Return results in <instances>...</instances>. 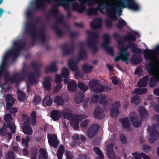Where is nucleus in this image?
<instances>
[{
    "mask_svg": "<svg viewBox=\"0 0 159 159\" xmlns=\"http://www.w3.org/2000/svg\"><path fill=\"white\" fill-rule=\"evenodd\" d=\"M99 3L106 6V14L113 20L116 19V13L119 8L127 7L135 11L140 9L134 0H100Z\"/></svg>",
    "mask_w": 159,
    "mask_h": 159,
    "instance_id": "f257e3e1",
    "label": "nucleus"
},
{
    "mask_svg": "<svg viewBox=\"0 0 159 159\" xmlns=\"http://www.w3.org/2000/svg\"><path fill=\"white\" fill-rule=\"evenodd\" d=\"M145 59L151 61L146 66L147 70L152 74L153 77L150 79L149 85L153 87L156 80H159V60L157 58L156 53L154 50H146L144 52Z\"/></svg>",
    "mask_w": 159,
    "mask_h": 159,
    "instance_id": "f03ea898",
    "label": "nucleus"
},
{
    "mask_svg": "<svg viewBox=\"0 0 159 159\" xmlns=\"http://www.w3.org/2000/svg\"><path fill=\"white\" fill-rule=\"evenodd\" d=\"M123 39H120L117 41L118 43L119 53L118 56L116 57L115 60L116 61L121 60L122 61L127 62L128 61L129 54L127 51V48L123 44ZM127 63V62H126Z\"/></svg>",
    "mask_w": 159,
    "mask_h": 159,
    "instance_id": "7ed1b4c3",
    "label": "nucleus"
},
{
    "mask_svg": "<svg viewBox=\"0 0 159 159\" xmlns=\"http://www.w3.org/2000/svg\"><path fill=\"white\" fill-rule=\"evenodd\" d=\"M87 116L86 115H76L71 120L70 124L72 127L75 129L77 130L79 126V123L82 119L86 118Z\"/></svg>",
    "mask_w": 159,
    "mask_h": 159,
    "instance_id": "20e7f679",
    "label": "nucleus"
},
{
    "mask_svg": "<svg viewBox=\"0 0 159 159\" xmlns=\"http://www.w3.org/2000/svg\"><path fill=\"white\" fill-rule=\"evenodd\" d=\"M99 82L96 80H93L89 83V86L91 88L92 90L96 92L102 91L104 87L99 84Z\"/></svg>",
    "mask_w": 159,
    "mask_h": 159,
    "instance_id": "39448f33",
    "label": "nucleus"
},
{
    "mask_svg": "<svg viewBox=\"0 0 159 159\" xmlns=\"http://www.w3.org/2000/svg\"><path fill=\"white\" fill-rule=\"evenodd\" d=\"M57 61H54L52 62L51 64L45 68V71L46 73H50L52 72L57 71L58 68L57 66Z\"/></svg>",
    "mask_w": 159,
    "mask_h": 159,
    "instance_id": "423d86ee",
    "label": "nucleus"
},
{
    "mask_svg": "<svg viewBox=\"0 0 159 159\" xmlns=\"http://www.w3.org/2000/svg\"><path fill=\"white\" fill-rule=\"evenodd\" d=\"M69 70L68 68L64 67L61 69V77L65 78L64 82L65 84H67L68 83V80L67 78L69 76Z\"/></svg>",
    "mask_w": 159,
    "mask_h": 159,
    "instance_id": "0eeeda50",
    "label": "nucleus"
},
{
    "mask_svg": "<svg viewBox=\"0 0 159 159\" xmlns=\"http://www.w3.org/2000/svg\"><path fill=\"white\" fill-rule=\"evenodd\" d=\"M99 128V126L97 125H94L92 126L89 129L88 132V135L89 137L92 138L94 136L98 130Z\"/></svg>",
    "mask_w": 159,
    "mask_h": 159,
    "instance_id": "6e6552de",
    "label": "nucleus"
},
{
    "mask_svg": "<svg viewBox=\"0 0 159 159\" xmlns=\"http://www.w3.org/2000/svg\"><path fill=\"white\" fill-rule=\"evenodd\" d=\"M52 81V79L50 77H48L45 78L43 85L45 90L49 91L51 89L52 85L51 82Z\"/></svg>",
    "mask_w": 159,
    "mask_h": 159,
    "instance_id": "1a4fd4ad",
    "label": "nucleus"
},
{
    "mask_svg": "<svg viewBox=\"0 0 159 159\" xmlns=\"http://www.w3.org/2000/svg\"><path fill=\"white\" fill-rule=\"evenodd\" d=\"M48 139L49 144L51 146L56 147L58 144L56 136L55 135H49Z\"/></svg>",
    "mask_w": 159,
    "mask_h": 159,
    "instance_id": "9d476101",
    "label": "nucleus"
},
{
    "mask_svg": "<svg viewBox=\"0 0 159 159\" xmlns=\"http://www.w3.org/2000/svg\"><path fill=\"white\" fill-rule=\"evenodd\" d=\"M94 116L96 118L102 119L104 117V115L102 110L99 107H98L95 109Z\"/></svg>",
    "mask_w": 159,
    "mask_h": 159,
    "instance_id": "9b49d317",
    "label": "nucleus"
},
{
    "mask_svg": "<svg viewBox=\"0 0 159 159\" xmlns=\"http://www.w3.org/2000/svg\"><path fill=\"white\" fill-rule=\"evenodd\" d=\"M11 53L12 52L11 51H8L6 53L4 56L3 58V62L0 66V75H1L2 72L6 69V63L5 61L7 58L11 55Z\"/></svg>",
    "mask_w": 159,
    "mask_h": 159,
    "instance_id": "f8f14e48",
    "label": "nucleus"
},
{
    "mask_svg": "<svg viewBox=\"0 0 159 159\" xmlns=\"http://www.w3.org/2000/svg\"><path fill=\"white\" fill-rule=\"evenodd\" d=\"M120 106L119 102H117L114 104L111 111V115L112 116H116L119 113L118 108Z\"/></svg>",
    "mask_w": 159,
    "mask_h": 159,
    "instance_id": "ddd939ff",
    "label": "nucleus"
},
{
    "mask_svg": "<svg viewBox=\"0 0 159 159\" xmlns=\"http://www.w3.org/2000/svg\"><path fill=\"white\" fill-rule=\"evenodd\" d=\"M5 99L7 103V108L8 109L10 107L12 106L13 104L15 99L11 95L9 94L7 95L6 96Z\"/></svg>",
    "mask_w": 159,
    "mask_h": 159,
    "instance_id": "4468645a",
    "label": "nucleus"
},
{
    "mask_svg": "<svg viewBox=\"0 0 159 159\" xmlns=\"http://www.w3.org/2000/svg\"><path fill=\"white\" fill-rule=\"evenodd\" d=\"M75 60L73 58L70 59L68 61V65L71 70L76 71L78 70V68L75 65Z\"/></svg>",
    "mask_w": 159,
    "mask_h": 159,
    "instance_id": "2eb2a0df",
    "label": "nucleus"
},
{
    "mask_svg": "<svg viewBox=\"0 0 159 159\" xmlns=\"http://www.w3.org/2000/svg\"><path fill=\"white\" fill-rule=\"evenodd\" d=\"M135 114H131L129 117L130 120L132 122L133 125L134 127H138L141 125V121L140 120L137 121L136 120Z\"/></svg>",
    "mask_w": 159,
    "mask_h": 159,
    "instance_id": "dca6fc26",
    "label": "nucleus"
},
{
    "mask_svg": "<svg viewBox=\"0 0 159 159\" xmlns=\"http://www.w3.org/2000/svg\"><path fill=\"white\" fill-rule=\"evenodd\" d=\"M159 136V134L157 131L150 132L149 138V142L151 143H154L158 138Z\"/></svg>",
    "mask_w": 159,
    "mask_h": 159,
    "instance_id": "f3484780",
    "label": "nucleus"
},
{
    "mask_svg": "<svg viewBox=\"0 0 159 159\" xmlns=\"http://www.w3.org/2000/svg\"><path fill=\"white\" fill-rule=\"evenodd\" d=\"M22 129L24 134L29 135L32 134L33 130L32 128L30 126L26 125L25 124H23Z\"/></svg>",
    "mask_w": 159,
    "mask_h": 159,
    "instance_id": "a211bd4d",
    "label": "nucleus"
},
{
    "mask_svg": "<svg viewBox=\"0 0 159 159\" xmlns=\"http://www.w3.org/2000/svg\"><path fill=\"white\" fill-rule=\"evenodd\" d=\"M101 20L100 19H97L92 22L90 25L93 28H97L100 27L101 25Z\"/></svg>",
    "mask_w": 159,
    "mask_h": 159,
    "instance_id": "6ab92c4d",
    "label": "nucleus"
},
{
    "mask_svg": "<svg viewBox=\"0 0 159 159\" xmlns=\"http://www.w3.org/2000/svg\"><path fill=\"white\" fill-rule=\"evenodd\" d=\"M68 88L69 90L71 92L75 91L77 88L76 82L72 80L68 84Z\"/></svg>",
    "mask_w": 159,
    "mask_h": 159,
    "instance_id": "aec40b11",
    "label": "nucleus"
},
{
    "mask_svg": "<svg viewBox=\"0 0 159 159\" xmlns=\"http://www.w3.org/2000/svg\"><path fill=\"white\" fill-rule=\"evenodd\" d=\"M61 115L62 113L61 112L56 111H53L52 112L51 116L54 120H56L61 117Z\"/></svg>",
    "mask_w": 159,
    "mask_h": 159,
    "instance_id": "412c9836",
    "label": "nucleus"
},
{
    "mask_svg": "<svg viewBox=\"0 0 159 159\" xmlns=\"http://www.w3.org/2000/svg\"><path fill=\"white\" fill-rule=\"evenodd\" d=\"M68 100V98H67L66 99H63L60 96H57L54 98V102L56 103L57 105H61L65 101H67Z\"/></svg>",
    "mask_w": 159,
    "mask_h": 159,
    "instance_id": "4be33fe9",
    "label": "nucleus"
},
{
    "mask_svg": "<svg viewBox=\"0 0 159 159\" xmlns=\"http://www.w3.org/2000/svg\"><path fill=\"white\" fill-rule=\"evenodd\" d=\"M122 126L125 129H127L130 126V124L128 118H125L120 120Z\"/></svg>",
    "mask_w": 159,
    "mask_h": 159,
    "instance_id": "5701e85b",
    "label": "nucleus"
},
{
    "mask_svg": "<svg viewBox=\"0 0 159 159\" xmlns=\"http://www.w3.org/2000/svg\"><path fill=\"white\" fill-rule=\"evenodd\" d=\"M94 152L98 155L96 159H103L104 156L102 151L97 147H95L93 148Z\"/></svg>",
    "mask_w": 159,
    "mask_h": 159,
    "instance_id": "b1692460",
    "label": "nucleus"
},
{
    "mask_svg": "<svg viewBox=\"0 0 159 159\" xmlns=\"http://www.w3.org/2000/svg\"><path fill=\"white\" fill-rule=\"evenodd\" d=\"M110 38L108 35L106 34L103 36V42L102 44V47L106 49L107 44L110 42Z\"/></svg>",
    "mask_w": 159,
    "mask_h": 159,
    "instance_id": "393cba45",
    "label": "nucleus"
},
{
    "mask_svg": "<svg viewBox=\"0 0 159 159\" xmlns=\"http://www.w3.org/2000/svg\"><path fill=\"white\" fill-rule=\"evenodd\" d=\"M112 145L111 144L110 146H108L107 147V156L110 159L113 158L114 157V154L112 151Z\"/></svg>",
    "mask_w": 159,
    "mask_h": 159,
    "instance_id": "a878e982",
    "label": "nucleus"
},
{
    "mask_svg": "<svg viewBox=\"0 0 159 159\" xmlns=\"http://www.w3.org/2000/svg\"><path fill=\"white\" fill-rule=\"evenodd\" d=\"M52 102V100L49 96L45 98L43 100V104L45 107L50 106L51 105Z\"/></svg>",
    "mask_w": 159,
    "mask_h": 159,
    "instance_id": "bb28decb",
    "label": "nucleus"
},
{
    "mask_svg": "<svg viewBox=\"0 0 159 159\" xmlns=\"http://www.w3.org/2000/svg\"><path fill=\"white\" fill-rule=\"evenodd\" d=\"M148 79L147 78L141 79L138 83L139 87H144L146 86L147 83Z\"/></svg>",
    "mask_w": 159,
    "mask_h": 159,
    "instance_id": "cd10ccee",
    "label": "nucleus"
},
{
    "mask_svg": "<svg viewBox=\"0 0 159 159\" xmlns=\"http://www.w3.org/2000/svg\"><path fill=\"white\" fill-rule=\"evenodd\" d=\"M83 70L85 73H88L90 72L93 68V67L90 65L85 64L82 66Z\"/></svg>",
    "mask_w": 159,
    "mask_h": 159,
    "instance_id": "c85d7f7f",
    "label": "nucleus"
},
{
    "mask_svg": "<svg viewBox=\"0 0 159 159\" xmlns=\"http://www.w3.org/2000/svg\"><path fill=\"white\" fill-rule=\"evenodd\" d=\"M47 157V153L45 150L42 148L39 150V159H46Z\"/></svg>",
    "mask_w": 159,
    "mask_h": 159,
    "instance_id": "c756f323",
    "label": "nucleus"
},
{
    "mask_svg": "<svg viewBox=\"0 0 159 159\" xmlns=\"http://www.w3.org/2000/svg\"><path fill=\"white\" fill-rule=\"evenodd\" d=\"M139 113L141 117L143 118L148 115L147 111L143 107H139Z\"/></svg>",
    "mask_w": 159,
    "mask_h": 159,
    "instance_id": "7c9ffc66",
    "label": "nucleus"
},
{
    "mask_svg": "<svg viewBox=\"0 0 159 159\" xmlns=\"http://www.w3.org/2000/svg\"><path fill=\"white\" fill-rule=\"evenodd\" d=\"M134 35H137L138 37H139V35L138 33L134 32L132 34H129L126 37L125 39L131 41L135 40V38L134 36Z\"/></svg>",
    "mask_w": 159,
    "mask_h": 159,
    "instance_id": "2f4dec72",
    "label": "nucleus"
},
{
    "mask_svg": "<svg viewBox=\"0 0 159 159\" xmlns=\"http://www.w3.org/2000/svg\"><path fill=\"white\" fill-rule=\"evenodd\" d=\"M64 149L63 146H61L57 151V155L58 159H62V157Z\"/></svg>",
    "mask_w": 159,
    "mask_h": 159,
    "instance_id": "473e14b6",
    "label": "nucleus"
},
{
    "mask_svg": "<svg viewBox=\"0 0 159 159\" xmlns=\"http://www.w3.org/2000/svg\"><path fill=\"white\" fill-rule=\"evenodd\" d=\"M18 100L20 102L23 101L25 98V95L23 92L20 90L17 92Z\"/></svg>",
    "mask_w": 159,
    "mask_h": 159,
    "instance_id": "72a5a7b5",
    "label": "nucleus"
},
{
    "mask_svg": "<svg viewBox=\"0 0 159 159\" xmlns=\"http://www.w3.org/2000/svg\"><path fill=\"white\" fill-rule=\"evenodd\" d=\"M147 89H137L133 92V93H135L138 94H141L147 91Z\"/></svg>",
    "mask_w": 159,
    "mask_h": 159,
    "instance_id": "f704fd0d",
    "label": "nucleus"
},
{
    "mask_svg": "<svg viewBox=\"0 0 159 159\" xmlns=\"http://www.w3.org/2000/svg\"><path fill=\"white\" fill-rule=\"evenodd\" d=\"M78 85L79 88L83 91H85L88 89V87L83 83L81 82H78Z\"/></svg>",
    "mask_w": 159,
    "mask_h": 159,
    "instance_id": "c9c22d12",
    "label": "nucleus"
},
{
    "mask_svg": "<svg viewBox=\"0 0 159 159\" xmlns=\"http://www.w3.org/2000/svg\"><path fill=\"white\" fill-rule=\"evenodd\" d=\"M30 139L29 137H26L25 139L23 138L22 139V143L23 146L25 147H28V142L30 141Z\"/></svg>",
    "mask_w": 159,
    "mask_h": 159,
    "instance_id": "e433bc0d",
    "label": "nucleus"
},
{
    "mask_svg": "<svg viewBox=\"0 0 159 159\" xmlns=\"http://www.w3.org/2000/svg\"><path fill=\"white\" fill-rule=\"evenodd\" d=\"M36 114L35 111H33L31 114V118L32 123L33 125H34L36 124Z\"/></svg>",
    "mask_w": 159,
    "mask_h": 159,
    "instance_id": "4c0bfd02",
    "label": "nucleus"
},
{
    "mask_svg": "<svg viewBox=\"0 0 159 159\" xmlns=\"http://www.w3.org/2000/svg\"><path fill=\"white\" fill-rule=\"evenodd\" d=\"M39 76L37 75L36 74H35L34 76L32 77H30L29 78V80L28 82V84H33L35 81L34 78L35 77H38Z\"/></svg>",
    "mask_w": 159,
    "mask_h": 159,
    "instance_id": "58836bf2",
    "label": "nucleus"
},
{
    "mask_svg": "<svg viewBox=\"0 0 159 159\" xmlns=\"http://www.w3.org/2000/svg\"><path fill=\"white\" fill-rule=\"evenodd\" d=\"M142 149L145 152H149L151 151V148L145 144L143 145Z\"/></svg>",
    "mask_w": 159,
    "mask_h": 159,
    "instance_id": "ea45409f",
    "label": "nucleus"
},
{
    "mask_svg": "<svg viewBox=\"0 0 159 159\" xmlns=\"http://www.w3.org/2000/svg\"><path fill=\"white\" fill-rule=\"evenodd\" d=\"M61 75H56L55 76V82L56 83H59L62 81Z\"/></svg>",
    "mask_w": 159,
    "mask_h": 159,
    "instance_id": "a19ab883",
    "label": "nucleus"
},
{
    "mask_svg": "<svg viewBox=\"0 0 159 159\" xmlns=\"http://www.w3.org/2000/svg\"><path fill=\"white\" fill-rule=\"evenodd\" d=\"M41 101V98L39 96H37L35 97L33 101L35 104L37 105Z\"/></svg>",
    "mask_w": 159,
    "mask_h": 159,
    "instance_id": "79ce46f5",
    "label": "nucleus"
},
{
    "mask_svg": "<svg viewBox=\"0 0 159 159\" xmlns=\"http://www.w3.org/2000/svg\"><path fill=\"white\" fill-rule=\"evenodd\" d=\"M4 119L6 122L9 123L12 120V118L10 115L7 114L4 117Z\"/></svg>",
    "mask_w": 159,
    "mask_h": 159,
    "instance_id": "37998d69",
    "label": "nucleus"
},
{
    "mask_svg": "<svg viewBox=\"0 0 159 159\" xmlns=\"http://www.w3.org/2000/svg\"><path fill=\"white\" fill-rule=\"evenodd\" d=\"M71 114V111L68 110L67 109H65L63 111V114L64 115V117L66 118V116H68Z\"/></svg>",
    "mask_w": 159,
    "mask_h": 159,
    "instance_id": "c03bdc74",
    "label": "nucleus"
},
{
    "mask_svg": "<svg viewBox=\"0 0 159 159\" xmlns=\"http://www.w3.org/2000/svg\"><path fill=\"white\" fill-rule=\"evenodd\" d=\"M120 140L123 143H125L126 142V138L125 136L123 134H122L120 136Z\"/></svg>",
    "mask_w": 159,
    "mask_h": 159,
    "instance_id": "a18cd8bd",
    "label": "nucleus"
},
{
    "mask_svg": "<svg viewBox=\"0 0 159 159\" xmlns=\"http://www.w3.org/2000/svg\"><path fill=\"white\" fill-rule=\"evenodd\" d=\"M66 159H73V157L71 153L68 152L67 151L66 153Z\"/></svg>",
    "mask_w": 159,
    "mask_h": 159,
    "instance_id": "49530a36",
    "label": "nucleus"
},
{
    "mask_svg": "<svg viewBox=\"0 0 159 159\" xmlns=\"http://www.w3.org/2000/svg\"><path fill=\"white\" fill-rule=\"evenodd\" d=\"M9 127L11 129V131L14 133L15 132V130L16 129V127L13 124H12L9 125Z\"/></svg>",
    "mask_w": 159,
    "mask_h": 159,
    "instance_id": "de8ad7c7",
    "label": "nucleus"
},
{
    "mask_svg": "<svg viewBox=\"0 0 159 159\" xmlns=\"http://www.w3.org/2000/svg\"><path fill=\"white\" fill-rule=\"evenodd\" d=\"M88 121L87 120H85L83 121L81 124V126L84 128L87 127L88 125Z\"/></svg>",
    "mask_w": 159,
    "mask_h": 159,
    "instance_id": "09e8293b",
    "label": "nucleus"
},
{
    "mask_svg": "<svg viewBox=\"0 0 159 159\" xmlns=\"http://www.w3.org/2000/svg\"><path fill=\"white\" fill-rule=\"evenodd\" d=\"M119 25L118 26V27L120 28L121 26H123L125 24V23L124 21L121 19L119 20Z\"/></svg>",
    "mask_w": 159,
    "mask_h": 159,
    "instance_id": "8fccbe9b",
    "label": "nucleus"
},
{
    "mask_svg": "<svg viewBox=\"0 0 159 159\" xmlns=\"http://www.w3.org/2000/svg\"><path fill=\"white\" fill-rule=\"evenodd\" d=\"M7 159H15L13 155V153L11 152H9L7 156Z\"/></svg>",
    "mask_w": 159,
    "mask_h": 159,
    "instance_id": "3c124183",
    "label": "nucleus"
},
{
    "mask_svg": "<svg viewBox=\"0 0 159 159\" xmlns=\"http://www.w3.org/2000/svg\"><path fill=\"white\" fill-rule=\"evenodd\" d=\"M62 87L61 84H59L57 86H56L54 88V91L55 92H57L59 91Z\"/></svg>",
    "mask_w": 159,
    "mask_h": 159,
    "instance_id": "603ef678",
    "label": "nucleus"
},
{
    "mask_svg": "<svg viewBox=\"0 0 159 159\" xmlns=\"http://www.w3.org/2000/svg\"><path fill=\"white\" fill-rule=\"evenodd\" d=\"M138 96H135L133 97L131 99V101L132 102L135 103H137L139 102Z\"/></svg>",
    "mask_w": 159,
    "mask_h": 159,
    "instance_id": "864d4df0",
    "label": "nucleus"
},
{
    "mask_svg": "<svg viewBox=\"0 0 159 159\" xmlns=\"http://www.w3.org/2000/svg\"><path fill=\"white\" fill-rule=\"evenodd\" d=\"M100 98H102L101 97H99ZM99 98V97H98L97 95H94L93 97L92 98V100L94 102H96L97 101H98V99Z\"/></svg>",
    "mask_w": 159,
    "mask_h": 159,
    "instance_id": "5fc2aeb1",
    "label": "nucleus"
},
{
    "mask_svg": "<svg viewBox=\"0 0 159 159\" xmlns=\"http://www.w3.org/2000/svg\"><path fill=\"white\" fill-rule=\"evenodd\" d=\"M37 152H32V159H36V157L37 155Z\"/></svg>",
    "mask_w": 159,
    "mask_h": 159,
    "instance_id": "6e6d98bb",
    "label": "nucleus"
},
{
    "mask_svg": "<svg viewBox=\"0 0 159 159\" xmlns=\"http://www.w3.org/2000/svg\"><path fill=\"white\" fill-rule=\"evenodd\" d=\"M111 80L112 83L114 84H117L118 83V80L116 78L112 77L111 78Z\"/></svg>",
    "mask_w": 159,
    "mask_h": 159,
    "instance_id": "4d7b16f0",
    "label": "nucleus"
},
{
    "mask_svg": "<svg viewBox=\"0 0 159 159\" xmlns=\"http://www.w3.org/2000/svg\"><path fill=\"white\" fill-rule=\"evenodd\" d=\"M73 139L75 140H77L79 139V136L78 134H75L73 137Z\"/></svg>",
    "mask_w": 159,
    "mask_h": 159,
    "instance_id": "13d9d810",
    "label": "nucleus"
},
{
    "mask_svg": "<svg viewBox=\"0 0 159 159\" xmlns=\"http://www.w3.org/2000/svg\"><path fill=\"white\" fill-rule=\"evenodd\" d=\"M95 43L94 42H92L91 43H89V46L92 48V49L95 48Z\"/></svg>",
    "mask_w": 159,
    "mask_h": 159,
    "instance_id": "bf43d9fd",
    "label": "nucleus"
},
{
    "mask_svg": "<svg viewBox=\"0 0 159 159\" xmlns=\"http://www.w3.org/2000/svg\"><path fill=\"white\" fill-rule=\"evenodd\" d=\"M17 111V110L16 108H13L11 109L10 110V112L11 113H14L16 112Z\"/></svg>",
    "mask_w": 159,
    "mask_h": 159,
    "instance_id": "052dcab7",
    "label": "nucleus"
},
{
    "mask_svg": "<svg viewBox=\"0 0 159 159\" xmlns=\"http://www.w3.org/2000/svg\"><path fill=\"white\" fill-rule=\"evenodd\" d=\"M77 159H86V157L84 155H80L78 156Z\"/></svg>",
    "mask_w": 159,
    "mask_h": 159,
    "instance_id": "680f3d73",
    "label": "nucleus"
},
{
    "mask_svg": "<svg viewBox=\"0 0 159 159\" xmlns=\"http://www.w3.org/2000/svg\"><path fill=\"white\" fill-rule=\"evenodd\" d=\"M154 93L156 95L159 96V88L155 90Z\"/></svg>",
    "mask_w": 159,
    "mask_h": 159,
    "instance_id": "e2e57ef3",
    "label": "nucleus"
},
{
    "mask_svg": "<svg viewBox=\"0 0 159 159\" xmlns=\"http://www.w3.org/2000/svg\"><path fill=\"white\" fill-rule=\"evenodd\" d=\"M23 152L24 155H27L28 154V150L26 149H23Z\"/></svg>",
    "mask_w": 159,
    "mask_h": 159,
    "instance_id": "0e129e2a",
    "label": "nucleus"
},
{
    "mask_svg": "<svg viewBox=\"0 0 159 159\" xmlns=\"http://www.w3.org/2000/svg\"><path fill=\"white\" fill-rule=\"evenodd\" d=\"M112 24L111 22L108 21L106 22V26L108 28L112 26Z\"/></svg>",
    "mask_w": 159,
    "mask_h": 159,
    "instance_id": "69168bd1",
    "label": "nucleus"
},
{
    "mask_svg": "<svg viewBox=\"0 0 159 159\" xmlns=\"http://www.w3.org/2000/svg\"><path fill=\"white\" fill-rule=\"evenodd\" d=\"M81 76V74L79 72H77L76 73L75 75V77L78 78L80 76Z\"/></svg>",
    "mask_w": 159,
    "mask_h": 159,
    "instance_id": "338daca9",
    "label": "nucleus"
},
{
    "mask_svg": "<svg viewBox=\"0 0 159 159\" xmlns=\"http://www.w3.org/2000/svg\"><path fill=\"white\" fill-rule=\"evenodd\" d=\"M87 33L89 35H92L93 36H94V35H95V34L94 32H91L90 31H88L87 32Z\"/></svg>",
    "mask_w": 159,
    "mask_h": 159,
    "instance_id": "774afa93",
    "label": "nucleus"
}]
</instances>
